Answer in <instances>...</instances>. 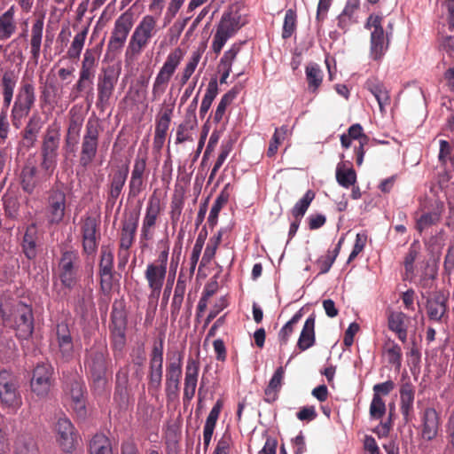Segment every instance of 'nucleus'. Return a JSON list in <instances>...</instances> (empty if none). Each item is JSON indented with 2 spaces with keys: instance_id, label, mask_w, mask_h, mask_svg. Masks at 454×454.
I'll use <instances>...</instances> for the list:
<instances>
[{
  "instance_id": "23",
  "label": "nucleus",
  "mask_w": 454,
  "mask_h": 454,
  "mask_svg": "<svg viewBox=\"0 0 454 454\" xmlns=\"http://www.w3.org/2000/svg\"><path fill=\"white\" fill-rule=\"evenodd\" d=\"M56 339L60 359L64 362L72 361L75 357V348L71 330L67 322L57 324Z\"/></svg>"
},
{
  "instance_id": "61",
  "label": "nucleus",
  "mask_w": 454,
  "mask_h": 454,
  "mask_svg": "<svg viewBox=\"0 0 454 454\" xmlns=\"http://www.w3.org/2000/svg\"><path fill=\"white\" fill-rule=\"evenodd\" d=\"M94 77L79 73V78L76 83L74 85V90L77 93L87 92L92 90Z\"/></svg>"
},
{
  "instance_id": "52",
  "label": "nucleus",
  "mask_w": 454,
  "mask_h": 454,
  "mask_svg": "<svg viewBox=\"0 0 454 454\" xmlns=\"http://www.w3.org/2000/svg\"><path fill=\"white\" fill-rule=\"evenodd\" d=\"M296 22H297V15L296 12L293 9H288L286 12L283 29H282V38L288 39L292 36L296 29Z\"/></svg>"
},
{
  "instance_id": "25",
  "label": "nucleus",
  "mask_w": 454,
  "mask_h": 454,
  "mask_svg": "<svg viewBox=\"0 0 454 454\" xmlns=\"http://www.w3.org/2000/svg\"><path fill=\"white\" fill-rule=\"evenodd\" d=\"M127 326V314L124 307L115 303L111 313V335L115 348H121L125 343V333Z\"/></svg>"
},
{
  "instance_id": "49",
  "label": "nucleus",
  "mask_w": 454,
  "mask_h": 454,
  "mask_svg": "<svg viewBox=\"0 0 454 454\" xmlns=\"http://www.w3.org/2000/svg\"><path fill=\"white\" fill-rule=\"evenodd\" d=\"M228 200L229 194L224 191H222L215 200L207 217V223L210 228L213 229L217 224L219 213Z\"/></svg>"
},
{
  "instance_id": "16",
  "label": "nucleus",
  "mask_w": 454,
  "mask_h": 454,
  "mask_svg": "<svg viewBox=\"0 0 454 454\" xmlns=\"http://www.w3.org/2000/svg\"><path fill=\"white\" fill-rule=\"evenodd\" d=\"M168 270L153 263H148L144 272L147 287L150 291L148 294V305L152 306L155 310L159 297L167 278Z\"/></svg>"
},
{
  "instance_id": "13",
  "label": "nucleus",
  "mask_w": 454,
  "mask_h": 454,
  "mask_svg": "<svg viewBox=\"0 0 454 454\" xmlns=\"http://www.w3.org/2000/svg\"><path fill=\"white\" fill-rule=\"evenodd\" d=\"M119 79V74L114 67L104 68L97 80V102L96 106L101 112L110 106L115 86Z\"/></svg>"
},
{
  "instance_id": "7",
  "label": "nucleus",
  "mask_w": 454,
  "mask_h": 454,
  "mask_svg": "<svg viewBox=\"0 0 454 454\" xmlns=\"http://www.w3.org/2000/svg\"><path fill=\"white\" fill-rule=\"evenodd\" d=\"M382 20V16L371 14L364 26L365 28L371 30L370 58L377 62L381 61L387 51L392 34L384 31Z\"/></svg>"
},
{
  "instance_id": "3",
  "label": "nucleus",
  "mask_w": 454,
  "mask_h": 454,
  "mask_svg": "<svg viewBox=\"0 0 454 454\" xmlns=\"http://www.w3.org/2000/svg\"><path fill=\"white\" fill-rule=\"evenodd\" d=\"M102 132L100 120L96 116L90 117L85 124L79 154V164L82 168H87L96 159Z\"/></svg>"
},
{
  "instance_id": "4",
  "label": "nucleus",
  "mask_w": 454,
  "mask_h": 454,
  "mask_svg": "<svg viewBox=\"0 0 454 454\" xmlns=\"http://www.w3.org/2000/svg\"><path fill=\"white\" fill-rule=\"evenodd\" d=\"M36 101L35 87L32 81H22L11 109L12 125L20 129Z\"/></svg>"
},
{
  "instance_id": "50",
  "label": "nucleus",
  "mask_w": 454,
  "mask_h": 454,
  "mask_svg": "<svg viewBox=\"0 0 454 454\" xmlns=\"http://www.w3.org/2000/svg\"><path fill=\"white\" fill-rule=\"evenodd\" d=\"M314 198L315 192L311 190H308L292 208L291 213L293 217L301 220Z\"/></svg>"
},
{
  "instance_id": "56",
  "label": "nucleus",
  "mask_w": 454,
  "mask_h": 454,
  "mask_svg": "<svg viewBox=\"0 0 454 454\" xmlns=\"http://www.w3.org/2000/svg\"><path fill=\"white\" fill-rule=\"evenodd\" d=\"M184 207V200L181 197L175 196L170 202L169 217L173 228H175L180 220Z\"/></svg>"
},
{
  "instance_id": "62",
  "label": "nucleus",
  "mask_w": 454,
  "mask_h": 454,
  "mask_svg": "<svg viewBox=\"0 0 454 454\" xmlns=\"http://www.w3.org/2000/svg\"><path fill=\"white\" fill-rule=\"evenodd\" d=\"M145 182L144 177H137L136 176H130L129 181V197L137 198L144 190Z\"/></svg>"
},
{
  "instance_id": "10",
  "label": "nucleus",
  "mask_w": 454,
  "mask_h": 454,
  "mask_svg": "<svg viewBox=\"0 0 454 454\" xmlns=\"http://www.w3.org/2000/svg\"><path fill=\"white\" fill-rule=\"evenodd\" d=\"M240 15L231 12H223L221 20L216 26L215 33L213 37L212 50L215 54H219L227 41L235 35L241 28L243 24L240 22Z\"/></svg>"
},
{
  "instance_id": "33",
  "label": "nucleus",
  "mask_w": 454,
  "mask_h": 454,
  "mask_svg": "<svg viewBox=\"0 0 454 454\" xmlns=\"http://www.w3.org/2000/svg\"><path fill=\"white\" fill-rule=\"evenodd\" d=\"M364 88L370 91L376 98L380 110L382 114L386 112V108L390 105L391 98L388 90L377 78H369L364 83Z\"/></svg>"
},
{
  "instance_id": "24",
  "label": "nucleus",
  "mask_w": 454,
  "mask_h": 454,
  "mask_svg": "<svg viewBox=\"0 0 454 454\" xmlns=\"http://www.w3.org/2000/svg\"><path fill=\"white\" fill-rule=\"evenodd\" d=\"M129 175V167L124 166L112 171L107 177L106 206L114 207L121 196Z\"/></svg>"
},
{
  "instance_id": "51",
  "label": "nucleus",
  "mask_w": 454,
  "mask_h": 454,
  "mask_svg": "<svg viewBox=\"0 0 454 454\" xmlns=\"http://www.w3.org/2000/svg\"><path fill=\"white\" fill-rule=\"evenodd\" d=\"M385 354L389 364L395 367V370L399 371L402 365V348L394 340L387 343L385 348Z\"/></svg>"
},
{
  "instance_id": "20",
  "label": "nucleus",
  "mask_w": 454,
  "mask_h": 454,
  "mask_svg": "<svg viewBox=\"0 0 454 454\" xmlns=\"http://www.w3.org/2000/svg\"><path fill=\"white\" fill-rule=\"evenodd\" d=\"M67 209V195L60 189H51L46 203L45 215L49 224L60 223L65 217Z\"/></svg>"
},
{
  "instance_id": "60",
  "label": "nucleus",
  "mask_w": 454,
  "mask_h": 454,
  "mask_svg": "<svg viewBox=\"0 0 454 454\" xmlns=\"http://www.w3.org/2000/svg\"><path fill=\"white\" fill-rule=\"evenodd\" d=\"M386 404L382 397L372 396L370 404V416L372 419H380L386 413Z\"/></svg>"
},
{
  "instance_id": "31",
  "label": "nucleus",
  "mask_w": 454,
  "mask_h": 454,
  "mask_svg": "<svg viewBox=\"0 0 454 454\" xmlns=\"http://www.w3.org/2000/svg\"><path fill=\"white\" fill-rule=\"evenodd\" d=\"M44 29V16H39L33 20L30 30V59L35 65L38 64Z\"/></svg>"
},
{
  "instance_id": "42",
  "label": "nucleus",
  "mask_w": 454,
  "mask_h": 454,
  "mask_svg": "<svg viewBox=\"0 0 454 454\" xmlns=\"http://www.w3.org/2000/svg\"><path fill=\"white\" fill-rule=\"evenodd\" d=\"M99 53L96 48L87 49L83 54L82 67L79 73L95 78L96 69L98 65Z\"/></svg>"
},
{
  "instance_id": "28",
  "label": "nucleus",
  "mask_w": 454,
  "mask_h": 454,
  "mask_svg": "<svg viewBox=\"0 0 454 454\" xmlns=\"http://www.w3.org/2000/svg\"><path fill=\"white\" fill-rule=\"evenodd\" d=\"M41 238L35 223H32L26 227L20 246L27 259L34 260L36 258L39 247L42 245Z\"/></svg>"
},
{
  "instance_id": "64",
  "label": "nucleus",
  "mask_w": 454,
  "mask_h": 454,
  "mask_svg": "<svg viewBox=\"0 0 454 454\" xmlns=\"http://www.w3.org/2000/svg\"><path fill=\"white\" fill-rule=\"evenodd\" d=\"M451 152L452 148L447 140L442 139L439 141L438 160L442 165H445L450 159Z\"/></svg>"
},
{
  "instance_id": "30",
  "label": "nucleus",
  "mask_w": 454,
  "mask_h": 454,
  "mask_svg": "<svg viewBox=\"0 0 454 454\" xmlns=\"http://www.w3.org/2000/svg\"><path fill=\"white\" fill-rule=\"evenodd\" d=\"M200 361L194 358H188L185 366V376L184 382V402H190L195 395L199 372H200Z\"/></svg>"
},
{
  "instance_id": "8",
  "label": "nucleus",
  "mask_w": 454,
  "mask_h": 454,
  "mask_svg": "<svg viewBox=\"0 0 454 454\" xmlns=\"http://www.w3.org/2000/svg\"><path fill=\"white\" fill-rule=\"evenodd\" d=\"M157 19L153 15H145L135 27L126 50V55L137 57L148 45L157 34Z\"/></svg>"
},
{
  "instance_id": "36",
  "label": "nucleus",
  "mask_w": 454,
  "mask_h": 454,
  "mask_svg": "<svg viewBox=\"0 0 454 454\" xmlns=\"http://www.w3.org/2000/svg\"><path fill=\"white\" fill-rule=\"evenodd\" d=\"M415 387L410 382H403L400 387V410L403 419L408 421L413 411Z\"/></svg>"
},
{
  "instance_id": "38",
  "label": "nucleus",
  "mask_w": 454,
  "mask_h": 454,
  "mask_svg": "<svg viewBox=\"0 0 454 454\" xmlns=\"http://www.w3.org/2000/svg\"><path fill=\"white\" fill-rule=\"evenodd\" d=\"M284 376L285 368L283 366L278 367L264 390L265 402L272 403L277 400L278 392L280 391L282 387Z\"/></svg>"
},
{
  "instance_id": "59",
  "label": "nucleus",
  "mask_w": 454,
  "mask_h": 454,
  "mask_svg": "<svg viewBox=\"0 0 454 454\" xmlns=\"http://www.w3.org/2000/svg\"><path fill=\"white\" fill-rule=\"evenodd\" d=\"M451 175L450 172L444 170L437 175V184L439 188L444 192L445 196L454 193V183L450 182Z\"/></svg>"
},
{
  "instance_id": "35",
  "label": "nucleus",
  "mask_w": 454,
  "mask_h": 454,
  "mask_svg": "<svg viewBox=\"0 0 454 454\" xmlns=\"http://www.w3.org/2000/svg\"><path fill=\"white\" fill-rule=\"evenodd\" d=\"M43 126V121L41 116L38 113H34L29 117L22 133V139L27 147H33L35 145Z\"/></svg>"
},
{
  "instance_id": "44",
  "label": "nucleus",
  "mask_w": 454,
  "mask_h": 454,
  "mask_svg": "<svg viewBox=\"0 0 454 454\" xmlns=\"http://www.w3.org/2000/svg\"><path fill=\"white\" fill-rule=\"evenodd\" d=\"M196 124L197 120H192V118L185 116L184 121L176 128L175 143L178 145L193 141L192 130Z\"/></svg>"
},
{
  "instance_id": "57",
  "label": "nucleus",
  "mask_w": 454,
  "mask_h": 454,
  "mask_svg": "<svg viewBox=\"0 0 454 454\" xmlns=\"http://www.w3.org/2000/svg\"><path fill=\"white\" fill-rule=\"evenodd\" d=\"M172 109L165 110L157 119L154 134L167 136L171 122Z\"/></svg>"
},
{
  "instance_id": "53",
  "label": "nucleus",
  "mask_w": 454,
  "mask_h": 454,
  "mask_svg": "<svg viewBox=\"0 0 454 454\" xmlns=\"http://www.w3.org/2000/svg\"><path fill=\"white\" fill-rule=\"evenodd\" d=\"M288 132V127L286 125H283L279 128H276L275 132L271 137L270 142V145L267 151V155L269 157H272L276 154L278 149V145L285 139L286 134Z\"/></svg>"
},
{
  "instance_id": "21",
  "label": "nucleus",
  "mask_w": 454,
  "mask_h": 454,
  "mask_svg": "<svg viewBox=\"0 0 454 454\" xmlns=\"http://www.w3.org/2000/svg\"><path fill=\"white\" fill-rule=\"evenodd\" d=\"M19 383L16 376L7 371H0V401L7 407L18 406L20 397L18 392Z\"/></svg>"
},
{
  "instance_id": "15",
  "label": "nucleus",
  "mask_w": 454,
  "mask_h": 454,
  "mask_svg": "<svg viewBox=\"0 0 454 454\" xmlns=\"http://www.w3.org/2000/svg\"><path fill=\"white\" fill-rule=\"evenodd\" d=\"M419 210L421 215L415 218V229L422 233L440 223L445 212V204L440 199H436L427 205H420Z\"/></svg>"
},
{
  "instance_id": "47",
  "label": "nucleus",
  "mask_w": 454,
  "mask_h": 454,
  "mask_svg": "<svg viewBox=\"0 0 454 454\" xmlns=\"http://www.w3.org/2000/svg\"><path fill=\"white\" fill-rule=\"evenodd\" d=\"M344 239L345 238L344 236H342L339 239L338 243L336 244L333 251H328L326 255L321 256L320 258L317 259V265L319 269V274H325L330 270L332 265L333 264L335 259L337 258L340 251Z\"/></svg>"
},
{
  "instance_id": "54",
  "label": "nucleus",
  "mask_w": 454,
  "mask_h": 454,
  "mask_svg": "<svg viewBox=\"0 0 454 454\" xmlns=\"http://www.w3.org/2000/svg\"><path fill=\"white\" fill-rule=\"evenodd\" d=\"M236 95H237V93L235 91L230 90L221 98V100L218 103L217 107L215 111V114H214V121L215 122L218 123L222 121L227 106L231 104V102L236 98Z\"/></svg>"
},
{
  "instance_id": "26",
  "label": "nucleus",
  "mask_w": 454,
  "mask_h": 454,
  "mask_svg": "<svg viewBox=\"0 0 454 454\" xmlns=\"http://www.w3.org/2000/svg\"><path fill=\"white\" fill-rule=\"evenodd\" d=\"M57 442L65 452H71L77 443V434L69 419L60 417L56 425Z\"/></svg>"
},
{
  "instance_id": "48",
  "label": "nucleus",
  "mask_w": 454,
  "mask_h": 454,
  "mask_svg": "<svg viewBox=\"0 0 454 454\" xmlns=\"http://www.w3.org/2000/svg\"><path fill=\"white\" fill-rule=\"evenodd\" d=\"M306 79L309 89L315 92L321 85L323 81V72L320 67L316 63H309L305 69Z\"/></svg>"
},
{
  "instance_id": "18",
  "label": "nucleus",
  "mask_w": 454,
  "mask_h": 454,
  "mask_svg": "<svg viewBox=\"0 0 454 454\" xmlns=\"http://www.w3.org/2000/svg\"><path fill=\"white\" fill-rule=\"evenodd\" d=\"M79 255L76 251H65L59 262V278L65 287L73 289L77 283Z\"/></svg>"
},
{
  "instance_id": "5",
  "label": "nucleus",
  "mask_w": 454,
  "mask_h": 454,
  "mask_svg": "<svg viewBox=\"0 0 454 454\" xmlns=\"http://www.w3.org/2000/svg\"><path fill=\"white\" fill-rule=\"evenodd\" d=\"M139 223V212H130L121 221L119 248L117 254L118 268L126 267L129 259V249L133 246Z\"/></svg>"
},
{
  "instance_id": "11",
  "label": "nucleus",
  "mask_w": 454,
  "mask_h": 454,
  "mask_svg": "<svg viewBox=\"0 0 454 454\" xmlns=\"http://www.w3.org/2000/svg\"><path fill=\"white\" fill-rule=\"evenodd\" d=\"M65 393L69 396L70 406L76 416L84 419L87 415L86 387L82 378L73 373L65 380Z\"/></svg>"
},
{
  "instance_id": "29",
  "label": "nucleus",
  "mask_w": 454,
  "mask_h": 454,
  "mask_svg": "<svg viewBox=\"0 0 454 454\" xmlns=\"http://www.w3.org/2000/svg\"><path fill=\"white\" fill-rule=\"evenodd\" d=\"M426 309L431 321L442 323L448 315L446 296L441 292L433 294L427 300Z\"/></svg>"
},
{
  "instance_id": "14",
  "label": "nucleus",
  "mask_w": 454,
  "mask_h": 454,
  "mask_svg": "<svg viewBox=\"0 0 454 454\" xmlns=\"http://www.w3.org/2000/svg\"><path fill=\"white\" fill-rule=\"evenodd\" d=\"M134 23V12L131 9L125 11L115 20L108 42L110 51H120L124 46Z\"/></svg>"
},
{
  "instance_id": "46",
  "label": "nucleus",
  "mask_w": 454,
  "mask_h": 454,
  "mask_svg": "<svg viewBox=\"0 0 454 454\" xmlns=\"http://www.w3.org/2000/svg\"><path fill=\"white\" fill-rule=\"evenodd\" d=\"M89 32V26L84 27L74 36L70 47L67 51V56L70 59H79L85 44V40Z\"/></svg>"
},
{
  "instance_id": "39",
  "label": "nucleus",
  "mask_w": 454,
  "mask_h": 454,
  "mask_svg": "<svg viewBox=\"0 0 454 454\" xmlns=\"http://www.w3.org/2000/svg\"><path fill=\"white\" fill-rule=\"evenodd\" d=\"M315 317L310 315L305 321L297 342V348L304 351L315 344Z\"/></svg>"
},
{
  "instance_id": "19",
  "label": "nucleus",
  "mask_w": 454,
  "mask_h": 454,
  "mask_svg": "<svg viewBox=\"0 0 454 454\" xmlns=\"http://www.w3.org/2000/svg\"><path fill=\"white\" fill-rule=\"evenodd\" d=\"M54 369L48 362L38 364L34 371L30 380L31 390L38 396L48 395L53 382Z\"/></svg>"
},
{
  "instance_id": "27",
  "label": "nucleus",
  "mask_w": 454,
  "mask_h": 454,
  "mask_svg": "<svg viewBox=\"0 0 454 454\" xmlns=\"http://www.w3.org/2000/svg\"><path fill=\"white\" fill-rule=\"evenodd\" d=\"M98 221L96 217L88 215L83 219L81 232L82 237V249L87 254H93L98 249Z\"/></svg>"
},
{
  "instance_id": "6",
  "label": "nucleus",
  "mask_w": 454,
  "mask_h": 454,
  "mask_svg": "<svg viewBox=\"0 0 454 454\" xmlns=\"http://www.w3.org/2000/svg\"><path fill=\"white\" fill-rule=\"evenodd\" d=\"M184 51L177 47L171 51L157 73L152 87V101H157L166 92L172 76L184 59Z\"/></svg>"
},
{
  "instance_id": "22",
  "label": "nucleus",
  "mask_w": 454,
  "mask_h": 454,
  "mask_svg": "<svg viewBox=\"0 0 454 454\" xmlns=\"http://www.w3.org/2000/svg\"><path fill=\"white\" fill-rule=\"evenodd\" d=\"M440 426V414L434 407H426L420 411L419 430L423 440H434L439 434Z\"/></svg>"
},
{
  "instance_id": "2",
  "label": "nucleus",
  "mask_w": 454,
  "mask_h": 454,
  "mask_svg": "<svg viewBox=\"0 0 454 454\" xmlns=\"http://www.w3.org/2000/svg\"><path fill=\"white\" fill-rule=\"evenodd\" d=\"M0 314L4 322L13 327L20 339H28L34 331V317L32 308L19 301L11 307L1 305Z\"/></svg>"
},
{
  "instance_id": "41",
  "label": "nucleus",
  "mask_w": 454,
  "mask_h": 454,
  "mask_svg": "<svg viewBox=\"0 0 454 454\" xmlns=\"http://www.w3.org/2000/svg\"><path fill=\"white\" fill-rule=\"evenodd\" d=\"M239 51V46L237 43H234L228 51L224 52V54L221 58L219 63V69L220 71H222V75L220 78L221 83L226 82V80L231 72L232 63L236 59Z\"/></svg>"
},
{
  "instance_id": "40",
  "label": "nucleus",
  "mask_w": 454,
  "mask_h": 454,
  "mask_svg": "<svg viewBox=\"0 0 454 454\" xmlns=\"http://www.w3.org/2000/svg\"><path fill=\"white\" fill-rule=\"evenodd\" d=\"M348 135L352 139L359 140V146L355 148L356 161L357 166H361L364 161L365 151L364 149V145L368 142V137L364 133L363 127L359 123L351 125L348 129Z\"/></svg>"
},
{
  "instance_id": "12",
  "label": "nucleus",
  "mask_w": 454,
  "mask_h": 454,
  "mask_svg": "<svg viewBox=\"0 0 454 454\" xmlns=\"http://www.w3.org/2000/svg\"><path fill=\"white\" fill-rule=\"evenodd\" d=\"M162 211L160 200L154 194L152 195L146 204L145 215L139 233V247L142 250L148 247V241L153 237V230Z\"/></svg>"
},
{
  "instance_id": "9",
  "label": "nucleus",
  "mask_w": 454,
  "mask_h": 454,
  "mask_svg": "<svg viewBox=\"0 0 454 454\" xmlns=\"http://www.w3.org/2000/svg\"><path fill=\"white\" fill-rule=\"evenodd\" d=\"M59 142V130L51 126L48 127L43 138L40 152V168L43 176L45 177L51 176L57 168Z\"/></svg>"
},
{
  "instance_id": "55",
  "label": "nucleus",
  "mask_w": 454,
  "mask_h": 454,
  "mask_svg": "<svg viewBox=\"0 0 454 454\" xmlns=\"http://www.w3.org/2000/svg\"><path fill=\"white\" fill-rule=\"evenodd\" d=\"M119 378V375L117 376ZM128 380L127 377H123V382L121 383L118 379L114 395V399L117 402L120 407H126L129 403V392L127 387Z\"/></svg>"
},
{
  "instance_id": "58",
  "label": "nucleus",
  "mask_w": 454,
  "mask_h": 454,
  "mask_svg": "<svg viewBox=\"0 0 454 454\" xmlns=\"http://www.w3.org/2000/svg\"><path fill=\"white\" fill-rule=\"evenodd\" d=\"M114 271V253L109 248L101 250L99 273Z\"/></svg>"
},
{
  "instance_id": "17",
  "label": "nucleus",
  "mask_w": 454,
  "mask_h": 454,
  "mask_svg": "<svg viewBox=\"0 0 454 454\" xmlns=\"http://www.w3.org/2000/svg\"><path fill=\"white\" fill-rule=\"evenodd\" d=\"M163 376V340L153 345L149 355L147 382L149 391H159Z\"/></svg>"
},
{
  "instance_id": "45",
  "label": "nucleus",
  "mask_w": 454,
  "mask_h": 454,
  "mask_svg": "<svg viewBox=\"0 0 454 454\" xmlns=\"http://www.w3.org/2000/svg\"><path fill=\"white\" fill-rule=\"evenodd\" d=\"M337 183L343 188L348 189L356 182V174L352 168H348L343 162L338 163L336 167Z\"/></svg>"
},
{
  "instance_id": "37",
  "label": "nucleus",
  "mask_w": 454,
  "mask_h": 454,
  "mask_svg": "<svg viewBox=\"0 0 454 454\" xmlns=\"http://www.w3.org/2000/svg\"><path fill=\"white\" fill-rule=\"evenodd\" d=\"M20 183L26 193L33 194L40 184L36 167L34 165H25L20 174Z\"/></svg>"
},
{
  "instance_id": "43",
  "label": "nucleus",
  "mask_w": 454,
  "mask_h": 454,
  "mask_svg": "<svg viewBox=\"0 0 454 454\" xmlns=\"http://www.w3.org/2000/svg\"><path fill=\"white\" fill-rule=\"evenodd\" d=\"M90 454H113L110 439L104 434H96L89 445Z\"/></svg>"
},
{
  "instance_id": "34",
  "label": "nucleus",
  "mask_w": 454,
  "mask_h": 454,
  "mask_svg": "<svg viewBox=\"0 0 454 454\" xmlns=\"http://www.w3.org/2000/svg\"><path fill=\"white\" fill-rule=\"evenodd\" d=\"M15 14L16 7L12 5L0 15V41H7L17 32Z\"/></svg>"
},
{
  "instance_id": "1",
  "label": "nucleus",
  "mask_w": 454,
  "mask_h": 454,
  "mask_svg": "<svg viewBox=\"0 0 454 454\" xmlns=\"http://www.w3.org/2000/svg\"><path fill=\"white\" fill-rule=\"evenodd\" d=\"M108 350L106 345L94 344L86 349L84 367L92 381V389L101 395L107 386Z\"/></svg>"
},
{
  "instance_id": "32",
  "label": "nucleus",
  "mask_w": 454,
  "mask_h": 454,
  "mask_svg": "<svg viewBox=\"0 0 454 454\" xmlns=\"http://www.w3.org/2000/svg\"><path fill=\"white\" fill-rule=\"evenodd\" d=\"M410 325L409 317L402 311H390L387 315L388 329L395 333L400 341H407L408 328Z\"/></svg>"
},
{
  "instance_id": "63",
  "label": "nucleus",
  "mask_w": 454,
  "mask_h": 454,
  "mask_svg": "<svg viewBox=\"0 0 454 454\" xmlns=\"http://www.w3.org/2000/svg\"><path fill=\"white\" fill-rule=\"evenodd\" d=\"M367 240L365 233H357L353 249L348 258V262H352L364 248Z\"/></svg>"
}]
</instances>
